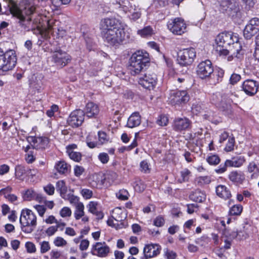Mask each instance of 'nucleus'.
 I'll return each mask as SVG.
<instances>
[{
    "label": "nucleus",
    "instance_id": "nucleus-61",
    "mask_svg": "<svg viewBox=\"0 0 259 259\" xmlns=\"http://www.w3.org/2000/svg\"><path fill=\"white\" fill-rule=\"evenodd\" d=\"M89 241L87 239L81 240L79 245L80 250L82 251L87 250L89 246Z\"/></svg>",
    "mask_w": 259,
    "mask_h": 259
},
{
    "label": "nucleus",
    "instance_id": "nucleus-1",
    "mask_svg": "<svg viewBox=\"0 0 259 259\" xmlns=\"http://www.w3.org/2000/svg\"><path fill=\"white\" fill-rule=\"evenodd\" d=\"M215 51L220 56H226L231 52L238 58L243 55L242 47L238 37L231 32H224L219 34L216 38Z\"/></svg>",
    "mask_w": 259,
    "mask_h": 259
},
{
    "label": "nucleus",
    "instance_id": "nucleus-42",
    "mask_svg": "<svg viewBox=\"0 0 259 259\" xmlns=\"http://www.w3.org/2000/svg\"><path fill=\"white\" fill-rule=\"evenodd\" d=\"M207 161L210 164L217 165L220 162V159L218 155H212L207 157Z\"/></svg>",
    "mask_w": 259,
    "mask_h": 259
},
{
    "label": "nucleus",
    "instance_id": "nucleus-48",
    "mask_svg": "<svg viewBox=\"0 0 259 259\" xmlns=\"http://www.w3.org/2000/svg\"><path fill=\"white\" fill-rule=\"evenodd\" d=\"M98 203L95 201H91L88 205V207L89 208V211L94 214L98 211L97 208Z\"/></svg>",
    "mask_w": 259,
    "mask_h": 259
},
{
    "label": "nucleus",
    "instance_id": "nucleus-27",
    "mask_svg": "<svg viewBox=\"0 0 259 259\" xmlns=\"http://www.w3.org/2000/svg\"><path fill=\"white\" fill-rule=\"evenodd\" d=\"M255 27H253L249 24H247L243 31V35L247 39H250L253 35L256 34L258 31Z\"/></svg>",
    "mask_w": 259,
    "mask_h": 259
},
{
    "label": "nucleus",
    "instance_id": "nucleus-29",
    "mask_svg": "<svg viewBox=\"0 0 259 259\" xmlns=\"http://www.w3.org/2000/svg\"><path fill=\"white\" fill-rule=\"evenodd\" d=\"M245 161L243 157L239 156L232 158L230 160H227V165L232 167H239L241 166Z\"/></svg>",
    "mask_w": 259,
    "mask_h": 259
},
{
    "label": "nucleus",
    "instance_id": "nucleus-18",
    "mask_svg": "<svg viewBox=\"0 0 259 259\" xmlns=\"http://www.w3.org/2000/svg\"><path fill=\"white\" fill-rule=\"evenodd\" d=\"M160 246L157 244L146 245L144 248V253L146 257H153L160 253Z\"/></svg>",
    "mask_w": 259,
    "mask_h": 259
},
{
    "label": "nucleus",
    "instance_id": "nucleus-15",
    "mask_svg": "<svg viewBox=\"0 0 259 259\" xmlns=\"http://www.w3.org/2000/svg\"><path fill=\"white\" fill-rule=\"evenodd\" d=\"M110 249L105 242H97L93 245L91 253L99 257H105L108 256Z\"/></svg>",
    "mask_w": 259,
    "mask_h": 259
},
{
    "label": "nucleus",
    "instance_id": "nucleus-22",
    "mask_svg": "<svg viewBox=\"0 0 259 259\" xmlns=\"http://www.w3.org/2000/svg\"><path fill=\"white\" fill-rule=\"evenodd\" d=\"M141 123V117L139 112L133 113L128 118L127 126L134 128L139 126Z\"/></svg>",
    "mask_w": 259,
    "mask_h": 259
},
{
    "label": "nucleus",
    "instance_id": "nucleus-53",
    "mask_svg": "<svg viewBox=\"0 0 259 259\" xmlns=\"http://www.w3.org/2000/svg\"><path fill=\"white\" fill-rule=\"evenodd\" d=\"M99 141L101 144H104L108 141L106 134L102 131L98 132Z\"/></svg>",
    "mask_w": 259,
    "mask_h": 259
},
{
    "label": "nucleus",
    "instance_id": "nucleus-36",
    "mask_svg": "<svg viewBox=\"0 0 259 259\" xmlns=\"http://www.w3.org/2000/svg\"><path fill=\"white\" fill-rule=\"evenodd\" d=\"M243 207L240 204L234 205L231 207L229 213L231 215H239L242 211Z\"/></svg>",
    "mask_w": 259,
    "mask_h": 259
},
{
    "label": "nucleus",
    "instance_id": "nucleus-50",
    "mask_svg": "<svg viewBox=\"0 0 259 259\" xmlns=\"http://www.w3.org/2000/svg\"><path fill=\"white\" fill-rule=\"evenodd\" d=\"M164 223H165L164 219L161 216H158L154 219V220L153 221L154 225H155L156 227H162V226H163L164 224Z\"/></svg>",
    "mask_w": 259,
    "mask_h": 259
},
{
    "label": "nucleus",
    "instance_id": "nucleus-54",
    "mask_svg": "<svg viewBox=\"0 0 259 259\" xmlns=\"http://www.w3.org/2000/svg\"><path fill=\"white\" fill-rule=\"evenodd\" d=\"M181 177L183 182L188 181L191 174L190 171L188 169H185L181 172Z\"/></svg>",
    "mask_w": 259,
    "mask_h": 259
},
{
    "label": "nucleus",
    "instance_id": "nucleus-8",
    "mask_svg": "<svg viewBox=\"0 0 259 259\" xmlns=\"http://www.w3.org/2000/svg\"><path fill=\"white\" fill-rule=\"evenodd\" d=\"M219 10L229 17H234L239 12L240 9L238 4L233 0H222Z\"/></svg>",
    "mask_w": 259,
    "mask_h": 259
},
{
    "label": "nucleus",
    "instance_id": "nucleus-12",
    "mask_svg": "<svg viewBox=\"0 0 259 259\" xmlns=\"http://www.w3.org/2000/svg\"><path fill=\"white\" fill-rule=\"evenodd\" d=\"M168 29L174 34L182 35L186 31V25L183 19L176 18L167 23Z\"/></svg>",
    "mask_w": 259,
    "mask_h": 259
},
{
    "label": "nucleus",
    "instance_id": "nucleus-11",
    "mask_svg": "<svg viewBox=\"0 0 259 259\" xmlns=\"http://www.w3.org/2000/svg\"><path fill=\"white\" fill-rule=\"evenodd\" d=\"M51 60L57 66L62 68L71 61V57L66 52L59 49L53 53Z\"/></svg>",
    "mask_w": 259,
    "mask_h": 259
},
{
    "label": "nucleus",
    "instance_id": "nucleus-7",
    "mask_svg": "<svg viewBox=\"0 0 259 259\" xmlns=\"http://www.w3.org/2000/svg\"><path fill=\"white\" fill-rule=\"evenodd\" d=\"M196 56V53L193 48L180 50L178 52V63L182 66L190 65L193 62Z\"/></svg>",
    "mask_w": 259,
    "mask_h": 259
},
{
    "label": "nucleus",
    "instance_id": "nucleus-49",
    "mask_svg": "<svg viewBox=\"0 0 259 259\" xmlns=\"http://www.w3.org/2000/svg\"><path fill=\"white\" fill-rule=\"evenodd\" d=\"M71 209L68 207H64L60 211V214L63 218L71 216Z\"/></svg>",
    "mask_w": 259,
    "mask_h": 259
},
{
    "label": "nucleus",
    "instance_id": "nucleus-14",
    "mask_svg": "<svg viewBox=\"0 0 259 259\" xmlns=\"http://www.w3.org/2000/svg\"><path fill=\"white\" fill-rule=\"evenodd\" d=\"M157 77L154 73H145L139 78V84L145 89L153 90L156 84Z\"/></svg>",
    "mask_w": 259,
    "mask_h": 259
},
{
    "label": "nucleus",
    "instance_id": "nucleus-60",
    "mask_svg": "<svg viewBox=\"0 0 259 259\" xmlns=\"http://www.w3.org/2000/svg\"><path fill=\"white\" fill-rule=\"evenodd\" d=\"M99 159L103 163H106L109 161V156L107 153H100L98 156Z\"/></svg>",
    "mask_w": 259,
    "mask_h": 259
},
{
    "label": "nucleus",
    "instance_id": "nucleus-45",
    "mask_svg": "<svg viewBox=\"0 0 259 259\" xmlns=\"http://www.w3.org/2000/svg\"><path fill=\"white\" fill-rule=\"evenodd\" d=\"M54 243L58 247L64 246L67 244V241L61 237H57L54 241Z\"/></svg>",
    "mask_w": 259,
    "mask_h": 259
},
{
    "label": "nucleus",
    "instance_id": "nucleus-4",
    "mask_svg": "<svg viewBox=\"0 0 259 259\" xmlns=\"http://www.w3.org/2000/svg\"><path fill=\"white\" fill-rule=\"evenodd\" d=\"M130 34L123 26L118 29H109L104 33L105 41L110 45L117 46L128 40Z\"/></svg>",
    "mask_w": 259,
    "mask_h": 259
},
{
    "label": "nucleus",
    "instance_id": "nucleus-64",
    "mask_svg": "<svg viewBox=\"0 0 259 259\" xmlns=\"http://www.w3.org/2000/svg\"><path fill=\"white\" fill-rule=\"evenodd\" d=\"M252 26L255 27L257 29L259 30V19L257 18H252L250 20L249 23L248 24Z\"/></svg>",
    "mask_w": 259,
    "mask_h": 259
},
{
    "label": "nucleus",
    "instance_id": "nucleus-13",
    "mask_svg": "<svg viewBox=\"0 0 259 259\" xmlns=\"http://www.w3.org/2000/svg\"><path fill=\"white\" fill-rule=\"evenodd\" d=\"M84 112L81 109H77L72 111L67 119L68 124L73 127H77L81 125L84 121Z\"/></svg>",
    "mask_w": 259,
    "mask_h": 259
},
{
    "label": "nucleus",
    "instance_id": "nucleus-10",
    "mask_svg": "<svg viewBox=\"0 0 259 259\" xmlns=\"http://www.w3.org/2000/svg\"><path fill=\"white\" fill-rule=\"evenodd\" d=\"M189 100V96L186 91H171L168 97L169 102L172 105H180L186 103Z\"/></svg>",
    "mask_w": 259,
    "mask_h": 259
},
{
    "label": "nucleus",
    "instance_id": "nucleus-23",
    "mask_svg": "<svg viewBox=\"0 0 259 259\" xmlns=\"http://www.w3.org/2000/svg\"><path fill=\"white\" fill-rule=\"evenodd\" d=\"M217 195L224 199H229L231 197L230 191L224 185H219L216 187Z\"/></svg>",
    "mask_w": 259,
    "mask_h": 259
},
{
    "label": "nucleus",
    "instance_id": "nucleus-19",
    "mask_svg": "<svg viewBox=\"0 0 259 259\" xmlns=\"http://www.w3.org/2000/svg\"><path fill=\"white\" fill-rule=\"evenodd\" d=\"M229 180L236 185L242 184L245 179L244 174L241 171H232L229 175Z\"/></svg>",
    "mask_w": 259,
    "mask_h": 259
},
{
    "label": "nucleus",
    "instance_id": "nucleus-55",
    "mask_svg": "<svg viewBox=\"0 0 259 259\" xmlns=\"http://www.w3.org/2000/svg\"><path fill=\"white\" fill-rule=\"evenodd\" d=\"M34 208L38 212L39 215L42 217L46 211V207L44 205H36L34 206Z\"/></svg>",
    "mask_w": 259,
    "mask_h": 259
},
{
    "label": "nucleus",
    "instance_id": "nucleus-21",
    "mask_svg": "<svg viewBox=\"0 0 259 259\" xmlns=\"http://www.w3.org/2000/svg\"><path fill=\"white\" fill-rule=\"evenodd\" d=\"M121 24L117 20L113 18L104 19L102 23V27L106 31L110 28L118 29L121 28Z\"/></svg>",
    "mask_w": 259,
    "mask_h": 259
},
{
    "label": "nucleus",
    "instance_id": "nucleus-52",
    "mask_svg": "<svg viewBox=\"0 0 259 259\" xmlns=\"http://www.w3.org/2000/svg\"><path fill=\"white\" fill-rule=\"evenodd\" d=\"M81 194L86 199L91 198L93 196V192L88 189H83L81 191Z\"/></svg>",
    "mask_w": 259,
    "mask_h": 259
},
{
    "label": "nucleus",
    "instance_id": "nucleus-9",
    "mask_svg": "<svg viewBox=\"0 0 259 259\" xmlns=\"http://www.w3.org/2000/svg\"><path fill=\"white\" fill-rule=\"evenodd\" d=\"M213 71L212 64L209 60L201 61L196 67L197 75L202 79L209 78Z\"/></svg>",
    "mask_w": 259,
    "mask_h": 259
},
{
    "label": "nucleus",
    "instance_id": "nucleus-25",
    "mask_svg": "<svg viewBox=\"0 0 259 259\" xmlns=\"http://www.w3.org/2000/svg\"><path fill=\"white\" fill-rule=\"evenodd\" d=\"M56 188L57 191L59 192L61 197L63 199H66L67 187L65 182L64 180L58 181L56 183Z\"/></svg>",
    "mask_w": 259,
    "mask_h": 259
},
{
    "label": "nucleus",
    "instance_id": "nucleus-46",
    "mask_svg": "<svg viewBox=\"0 0 259 259\" xmlns=\"http://www.w3.org/2000/svg\"><path fill=\"white\" fill-rule=\"evenodd\" d=\"M239 233L237 231H232L231 232H229L228 230L224 231V235L230 239H234L237 238L239 235Z\"/></svg>",
    "mask_w": 259,
    "mask_h": 259
},
{
    "label": "nucleus",
    "instance_id": "nucleus-59",
    "mask_svg": "<svg viewBox=\"0 0 259 259\" xmlns=\"http://www.w3.org/2000/svg\"><path fill=\"white\" fill-rule=\"evenodd\" d=\"M44 190L48 194L52 195L54 193L55 188L52 184H49L44 187Z\"/></svg>",
    "mask_w": 259,
    "mask_h": 259
},
{
    "label": "nucleus",
    "instance_id": "nucleus-37",
    "mask_svg": "<svg viewBox=\"0 0 259 259\" xmlns=\"http://www.w3.org/2000/svg\"><path fill=\"white\" fill-rule=\"evenodd\" d=\"M153 30L150 26H146L141 30L138 31L139 34L142 37H147L152 34Z\"/></svg>",
    "mask_w": 259,
    "mask_h": 259
},
{
    "label": "nucleus",
    "instance_id": "nucleus-31",
    "mask_svg": "<svg viewBox=\"0 0 259 259\" xmlns=\"http://www.w3.org/2000/svg\"><path fill=\"white\" fill-rule=\"evenodd\" d=\"M189 197L190 199L196 202H202L205 200V195L199 190L192 192Z\"/></svg>",
    "mask_w": 259,
    "mask_h": 259
},
{
    "label": "nucleus",
    "instance_id": "nucleus-34",
    "mask_svg": "<svg viewBox=\"0 0 259 259\" xmlns=\"http://www.w3.org/2000/svg\"><path fill=\"white\" fill-rule=\"evenodd\" d=\"M195 183L200 186L209 184L211 182V178L209 176H201L196 178Z\"/></svg>",
    "mask_w": 259,
    "mask_h": 259
},
{
    "label": "nucleus",
    "instance_id": "nucleus-40",
    "mask_svg": "<svg viewBox=\"0 0 259 259\" xmlns=\"http://www.w3.org/2000/svg\"><path fill=\"white\" fill-rule=\"evenodd\" d=\"M41 85L42 83L40 80H37L35 81H31L30 83V87L34 90V91H36L38 93L40 92L41 90Z\"/></svg>",
    "mask_w": 259,
    "mask_h": 259
},
{
    "label": "nucleus",
    "instance_id": "nucleus-57",
    "mask_svg": "<svg viewBox=\"0 0 259 259\" xmlns=\"http://www.w3.org/2000/svg\"><path fill=\"white\" fill-rule=\"evenodd\" d=\"M235 140L233 138H230L225 147V150L227 151H231L233 149Z\"/></svg>",
    "mask_w": 259,
    "mask_h": 259
},
{
    "label": "nucleus",
    "instance_id": "nucleus-2",
    "mask_svg": "<svg viewBox=\"0 0 259 259\" xmlns=\"http://www.w3.org/2000/svg\"><path fill=\"white\" fill-rule=\"evenodd\" d=\"M147 52L138 51L134 53L130 60L129 69L133 75L145 70L149 66L150 59Z\"/></svg>",
    "mask_w": 259,
    "mask_h": 259
},
{
    "label": "nucleus",
    "instance_id": "nucleus-44",
    "mask_svg": "<svg viewBox=\"0 0 259 259\" xmlns=\"http://www.w3.org/2000/svg\"><path fill=\"white\" fill-rule=\"evenodd\" d=\"M241 77L240 75L237 73H233L229 79V83L232 85L236 84L241 79Z\"/></svg>",
    "mask_w": 259,
    "mask_h": 259
},
{
    "label": "nucleus",
    "instance_id": "nucleus-28",
    "mask_svg": "<svg viewBox=\"0 0 259 259\" xmlns=\"http://www.w3.org/2000/svg\"><path fill=\"white\" fill-rule=\"evenodd\" d=\"M27 166L21 165H17L15 167V176L17 179L23 180L27 177Z\"/></svg>",
    "mask_w": 259,
    "mask_h": 259
},
{
    "label": "nucleus",
    "instance_id": "nucleus-16",
    "mask_svg": "<svg viewBox=\"0 0 259 259\" xmlns=\"http://www.w3.org/2000/svg\"><path fill=\"white\" fill-rule=\"evenodd\" d=\"M242 90L248 96H253L257 92L258 85L257 83L252 79L245 80L241 86Z\"/></svg>",
    "mask_w": 259,
    "mask_h": 259
},
{
    "label": "nucleus",
    "instance_id": "nucleus-41",
    "mask_svg": "<svg viewBox=\"0 0 259 259\" xmlns=\"http://www.w3.org/2000/svg\"><path fill=\"white\" fill-rule=\"evenodd\" d=\"M168 122V117L164 115H161L157 120V123L160 126H165Z\"/></svg>",
    "mask_w": 259,
    "mask_h": 259
},
{
    "label": "nucleus",
    "instance_id": "nucleus-47",
    "mask_svg": "<svg viewBox=\"0 0 259 259\" xmlns=\"http://www.w3.org/2000/svg\"><path fill=\"white\" fill-rule=\"evenodd\" d=\"M65 199H68L71 204L75 205V206L80 203L79 202V198L73 195H66V198Z\"/></svg>",
    "mask_w": 259,
    "mask_h": 259
},
{
    "label": "nucleus",
    "instance_id": "nucleus-38",
    "mask_svg": "<svg viewBox=\"0 0 259 259\" xmlns=\"http://www.w3.org/2000/svg\"><path fill=\"white\" fill-rule=\"evenodd\" d=\"M116 196L120 200H126L128 198V193L126 190L122 189L116 193Z\"/></svg>",
    "mask_w": 259,
    "mask_h": 259
},
{
    "label": "nucleus",
    "instance_id": "nucleus-17",
    "mask_svg": "<svg viewBox=\"0 0 259 259\" xmlns=\"http://www.w3.org/2000/svg\"><path fill=\"white\" fill-rule=\"evenodd\" d=\"M191 121L186 117L176 118L174 122V129L178 132L187 130L190 126Z\"/></svg>",
    "mask_w": 259,
    "mask_h": 259
},
{
    "label": "nucleus",
    "instance_id": "nucleus-3",
    "mask_svg": "<svg viewBox=\"0 0 259 259\" xmlns=\"http://www.w3.org/2000/svg\"><path fill=\"white\" fill-rule=\"evenodd\" d=\"M7 4L8 10L4 13L6 15L11 14L13 17L18 19V24L20 26L26 28L24 22L26 20L25 16H30L35 11V8L33 6L25 7L24 10H21L17 3L13 0H4Z\"/></svg>",
    "mask_w": 259,
    "mask_h": 259
},
{
    "label": "nucleus",
    "instance_id": "nucleus-24",
    "mask_svg": "<svg viewBox=\"0 0 259 259\" xmlns=\"http://www.w3.org/2000/svg\"><path fill=\"white\" fill-rule=\"evenodd\" d=\"M113 4L117 5V7L121 9L125 13L131 12L133 9L128 0L116 1L115 3H113Z\"/></svg>",
    "mask_w": 259,
    "mask_h": 259
},
{
    "label": "nucleus",
    "instance_id": "nucleus-20",
    "mask_svg": "<svg viewBox=\"0 0 259 259\" xmlns=\"http://www.w3.org/2000/svg\"><path fill=\"white\" fill-rule=\"evenodd\" d=\"M84 115L89 118L96 117L99 112V108L97 105L93 102H89L87 104L84 109Z\"/></svg>",
    "mask_w": 259,
    "mask_h": 259
},
{
    "label": "nucleus",
    "instance_id": "nucleus-56",
    "mask_svg": "<svg viewBox=\"0 0 259 259\" xmlns=\"http://www.w3.org/2000/svg\"><path fill=\"white\" fill-rule=\"evenodd\" d=\"M50 249L49 242L43 241L40 244V251L41 253L47 252Z\"/></svg>",
    "mask_w": 259,
    "mask_h": 259
},
{
    "label": "nucleus",
    "instance_id": "nucleus-63",
    "mask_svg": "<svg viewBox=\"0 0 259 259\" xmlns=\"http://www.w3.org/2000/svg\"><path fill=\"white\" fill-rule=\"evenodd\" d=\"M165 254L167 259H175L177 257V253L175 252L168 249L165 251Z\"/></svg>",
    "mask_w": 259,
    "mask_h": 259
},
{
    "label": "nucleus",
    "instance_id": "nucleus-51",
    "mask_svg": "<svg viewBox=\"0 0 259 259\" xmlns=\"http://www.w3.org/2000/svg\"><path fill=\"white\" fill-rule=\"evenodd\" d=\"M214 73L217 77V83H219L222 80L224 75V70L221 68H218L215 70Z\"/></svg>",
    "mask_w": 259,
    "mask_h": 259
},
{
    "label": "nucleus",
    "instance_id": "nucleus-62",
    "mask_svg": "<svg viewBox=\"0 0 259 259\" xmlns=\"http://www.w3.org/2000/svg\"><path fill=\"white\" fill-rule=\"evenodd\" d=\"M25 246L28 252L32 253L35 251V246L33 243L27 242L25 244Z\"/></svg>",
    "mask_w": 259,
    "mask_h": 259
},
{
    "label": "nucleus",
    "instance_id": "nucleus-33",
    "mask_svg": "<svg viewBox=\"0 0 259 259\" xmlns=\"http://www.w3.org/2000/svg\"><path fill=\"white\" fill-rule=\"evenodd\" d=\"M75 207L74 217L76 220H79L84 215V205L82 203H79Z\"/></svg>",
    "mask_w": 259,
    "mask_h": 259
},
{
    "label": "nucleus",
    "instance_id": "nucleus-5",
    "mask_svg": "<svg viewBox=\"0 0 259 259\" xmlns=\"http://www.w3.org/2000/svg\"><path fill=\"white\" fill-rule=\"evenodd\" d=\"M20 223L23 232L31 233L36 225V217L31 210H23L20 218Z\"/></svg>",
    "mask_w": 259,
    "mask_h": 259
},
{
    "label": "nucleus",
    "instance_id": "nucleus-32",
    "mask_svg": "<svg viewBox=\"0 0 259 259\" xmlns=\"http://www.w3.org/2000/svg\"><path fill=\"white\" fill-rule=\"evenodd\" d=\"M47 32L50 34H54V32H56L59 37H63L65 34V31L62 28H58L55 27H52L49 23L48 26V30Z\"/></svg>",
    "mask_w": 259,
    "mask_h": 259
},
{
    "label": "nucleus",
    "instance_id": "nucleus-58",
    "mask_svg": "<svg viewBox=\"0 0 259 259\" xmlns=\"http://www.w3.org/2000/svg\"><path fill=\"white\" fill-rule=\"evenodd\" d=\"M140 168H141V170L142 171L144 172L145 173H147V172H150V168L149 167V165L146 161H142L140 163Z\"/></svg>",
    "mask_w": 259,
    "mask_h": 259
},
{
    "label": "nucleus",
    "instance_id": "nucleus-30",
    "mask_svg": "<svg viewBox=\"0 0 259 259\" xmlns=\"http://www.w3.org/2000/svg\"><path fill=\"white\" fill-rule=\"evenodd\" d=\"M112 212V218L117 222H121L126 218L124 212L120 208H115Z\"/></svg>",
    "mask_w": 259,
    "mask_h": 259
},
{
    "label": "nucleus",
    "instance_id": "nucleus-43",
    "mask_svg": "<svg viewBox=\"0 0 259 259\" xmlns=\"http://www.w3.org/2000/svg\"><path fill=\"white\" fill-rule=\"evenodd\" d=\"M132 13L131 15L130 16V18L134 21L140 18L141 16V13L140 9H134V11L130 12Z\"/></svg>",
    "mask_w": 259,
    "mask_h": 259
},
{
    "label": "nucleus",
    "instance_id": "nucleus-26",
    "mask_svg": "<svg viewBox=\"0 0 259 259\" xmlns=\"http://www.w3.org/2000/svg\"><path fill=\"white\" fill-rule=\"evenodd\" d=\"M27 140L34 148L40 149L43 148L41 144L44 142V139L42 138L30 136L27 138Z\"/></svg>",
    "mask_w": 259,
    "mask_h": 259
},
{
    "label": "nucleus",
    "instance_id": "nucleus-35",
    "mask_svg": "<svg viewBox=\"0 0 259 259\" xmlns=\"http://www.w3.org/2000/svg\"><path fill=\"white\" fill-rule=\"evenodd\" d=\"M56 170L60 174H64L67 172L68 165L64 161H59L55 165Z\"/></svg>",
    "mask_w": 259,
    "mask_h": 259
},
{
    "label": "nucleus",
    "instance_id": "nucleus-39",
    "mask_svg": "<svg viewBox=\"0 0 259 259\" xmlns=\"http://www.w3.org/2000/svg\"><path fill=\"white\" fill-rule=\"evenodd\" d=\"M68 154L69 157L75 161L78 162L81 160V154L79 152L68 151Z\"/></svg>",
    "mask_w": 259,
    "mask_h": 259
},
{
    "label": "nucleus",
    "instance_id": "nucleus-6",
    "mask_svg": "<svg viewBox=\"0 0 259 259\" xmlns=\"http://www.w3.org/2000/svg\"><path fill=\"white\" fill-rule=\"evenodd\" d=\"M17 57L13 50L4 52L0 48V71H8L13 69L17 63Z\"/></svg>",
    "mask_w": 259,
    "mask_h": 259
}]
</instances>
